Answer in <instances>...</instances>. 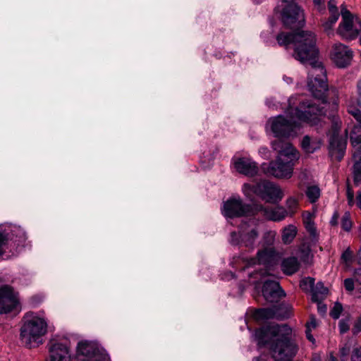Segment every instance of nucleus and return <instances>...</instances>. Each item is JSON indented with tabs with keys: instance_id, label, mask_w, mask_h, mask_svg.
<instances>
[{
	"instance_id": "1",
	"label": "nucleus",
	"mask_w": 361,
	"mask_h": 361,
	"mask_svg": "<svg viewBox=\"0 0 361 361\" xmlns=\"http://www.w3.org/2000/svg\"><path fill=\"white\" fill-rule=\"evenodd\" d=\"M280 46L286 49L293 46V56L301 63H309L307 86L315 99L321 101L317 103L301 96H293L288 99V107L286 113L290 116L286 119L283 116H278L269 119L267 126L278 140L281 138L293 137L297 135L300 124L293 121L317 126L325 114L326 102V94L328 90L326 71L322 63L318 61V49L316 46V37L310 31H299L295 33L281 32L276 36ZM281 141H283L281 140Z\"/></svg>"
},
{
	"instance_id": "2",
	"label": "nucleus",
	"mask_w": 361,
	"mask_h": 361,
	"mask_svg": "<svg viewBox=\"0 0 361 361\" xmlns=\"http://www.w3.org/2000/svg\"><path fill=\"white\" fill-rule=\"evenodd\" d=\"M292 329L288 325H268L257 329L255 336L259 347L268 346L272 360L290 361L298 347L291 340Z\"/></svg>"
},
{
	"instance_id": "3",
	"label": "nucleus",
	"mask_w": 361,
	"mask_h": 361,
	"mask_svg": "<svg viewBox=\"0 0 361 361\" xmlns=\"http://www.w3.org/2000/svg\"><path fill=\"white\" fill-rule=\"evenodd\" d=\"M272 148L278 152L275 161L262 165L265 173L279 178H290L293 172V166L299 159V153L288 142L275 140Z\"/></svg>"
},
{
	"instance_id": "4",
	"label": "nucleus",
	"mask_w": 361,
	"mask_h": 361,
	"mask_svg": "<svg viewBox=\"0 0 361 361\" xmlns=\"http://www.w3.org/2000/svg\"><path fill=\"white\" fill-rule=\"evenodd\" d=\"M47 319L33 312H27L22 320L20 340L27 348L39 346L42 343V337L47 333Z\"/></svg>"
},
{
	"instance_id": "5",
	"label": "nucleus",
	"mask_w": 361,
	"mask_h": 361,
	"mask_svg": "<svg viewBox=\"0 0 361 361\" xmlns=\"http://www.w3.org/2000/svg\"><path fill=\"white\" fill-rule=\"evenodd\" d=\"M243 192L248 197H251L252 194H256L265 202L272 204L279 202L284 195L279 185L265 180L259 181L255 185L245 183L243 186Z\"/></svg>"
},
{
	"instance_id": "6",
	"label": "nucleus",
	"mask_w": 361,
	"mask_h": 361,
	"mask_svg": "<svg viewBox=\"0 0 361 361\" xmlns=\"http://www.w3.org/2000/svg\"><path fill=\"white\" fill-rule=\"evenodd\" d=\"M294 0H280L276 8V13H279L281 20L285 26L297 27L302 26L305 23L303 11L295 4Z\"/></svg>"
},
{
	"instance_id": "7",
	"label": "nucleus",
	"mask_w": 361,
	"mask_h": 361,
	"mask_svg": "<svg viewBox=\"0 0 361 361\" xmlns=\"http://www.w3.org/2000/svg\"><path fill=\"white\" fill-rule=\"evenodd\" d=\"M341 17L337 33L345 39L351 40L356 38L361 29L360 18L353 16L345 6H342Z\"/></svg>"
},
{
	"instance_id": "8",
	"label": "nucleus",
	"mask_w": 361,
	"mask_h": 361,
	"mask_svg": "<svg viewBox=\"0 0 361 361\" xmlns=\"http://www.w3.org/2000/svg\"><path fill=\"white\" fill-rule=\"evenodd\" d=\"M278 257V253L274 247H264L258 250L257 256L250 259L248 264L254 265L256 264H264L266 269L259 273L262 276L273 275L274 265Z\"/></svg>"
},
{
	"instance_id": "9",
	"label": "nucleus",
	"mask_w": 361,
	"mask_h": 361,
	"mask_svg": "<svg viewBox=\"0 0 361 361\" xmlns=\"http://www.w3.org/2000/svg\"><path fill=\"white\" fill-rule=\"evenodd\" d=\"M258 235L259 232L257 226L246 224L241 227L239 233L235 232L231 233L230 242L233 245H239L252 249Z\"/></svg>"
},
{
	"instance_id": "10",
	"label": "nucleus",
	"mask_w": 361,
	"mask_h": 361,
	"mask_svg": "<svg viewBox=\"0 0 361 361\" xmlns=\"http://www.w3.org/2000/svg\"><path fill=\"white\" fill-rule=\"evenodd\" d=\"M331 127V135L329 140V152L331 156L341 159L343 157L345 147L346 139L338 135V130L341 126V121L338 117H334Z\"/></svg>"
},
{
	"instance_id": "11",
	"label": "nucleus",
	"mask_w": 361,
	"mask_h": 361,
	"mask_svg": "<svg viewBox=\"0 0 361 361\" xmlns=\"http://www.w3.org/2000/svg\"><path fill=\"white\" fill-rule=\"evenodd\" d=\"M20 305L18 293L8 286L0 288V314H8Z\"/></svg>"
},
{
	"instance_id": "12",
	"label": "nucleus",
	"mask_w": 361,
	"mask_h": 361,
	"mask_svg": "<svg viewBox=\"0 0 361 361\" xmlns=\"http://www.w3.org/2000/svg\"><path fill=\"white\" fill-rule=\"evenodd\" d=\"M50 361H71V353L68 341L51 339L49 343Z\"/></svg>"
},
{
	"instance_id": "13",
	"label": "nucleus",
	"mask_w": 361,
	"mask_h": 361,
	"mask_svg": "<svg viewBox=\"0 0 361 361\" xmlns=\"http://www.w3.org/2000/svg\"><path fill=\"white\" fill-rule=\"evenodd\" d=\"M250 210V206L243 204L240 198L231 197L224 203L222 214L227 218H234L246 215Z\"/></svg>"
},
{
	"instance_id": "14",
	"label": "nucleus",
	"mask_w": 361,
	"mask_h": 361,
	"mask_svg": "<svg viewBox=\"0 0 361 361\" xmlns=\"http://www.w3.org/2000/svg\"><path fill=\"white\" fill-rule=\"evenodd\" d=\"M331 56L338 67L344 68L348 66L353 58V51L341 43H336L332 48Z\"/></svg>"
},
{
	"instance_id": "15",
	"label": "nucleus",
	"mask_w": 361,
	"mask_h": 361,
	"mask_svg": "<svg viewBox=\"0 0 361 361\" xmlns=\"http://www.w3.org/2000/svg\"><path fill=\"white\" fill-rule=\"evenodd\" d=\"M99 354L108 355L106 351L94 341H81L77 345V355L82 359H95Z\"/></svg>"
},
{
	"instance_id": "16",
	"label": "nucleus",
	"mask_w": 361,
	"mask_h": 361,
	"mask_svg": "<svg viewBox=\"0 0 361 361\" xmlns=\"http://www.w3.org/2000/svg\"><path fill=\"white\" fill-rule=\"evenodd\" d=\"M262 295L267 302H276L286 294L280 287L279 282L268 279L264 281Z\"/></svg>"
},
{
	"instance_id": "17",
	"label": "nucleus",
	"mask_w": 361,
	"mask_h": 361,
	"mask_svg": "<svg viewBox=\"0 0 361 361\" xmlns=\"http://www.w3.org/2000/svg\"><path fill=\"white\" fill-rule=\"evenodd\" d=\"M234 167L237 171L248 176H253L257 173L256 163L249 158H238L234 161Z\"/></svg>"
},
{
	"instance_id": "18",
	"label": "nucleus",
	"mask_w": 361,
	"mask_h": 361,
	"mask_svg": "<svg viewBox=\"0 0 361 361\" xmlns=\"http://www.w3.org/2000/svg\"><path fill=\"white\" fill-rule=\"evenodd\" d=\"M264 216L271 221H280L288 216V212L283 207H261Z\"/></svg>"
},
{
	"instance_id": "19",
	"label": "nucleus",
	"mask_w": 361,
	"mask_h": 361,
	"mask_svg": "<svg viewBox=\"0 0 361 361\" xmlns=\"http://www.w3.org/2000/svg\"><path fill=\"white\" fill-rule=\"evenodd\" d=\"M315 213L304 212L302 213V221L306 231L309 233L313 240H317L318 233L314 224Z\"/></svg>"
},
{
	"instance_id": "20",
	"label": "nucleus",
	"mask_w": 361,
	"mask_h": 361,
	"mask_svg": "<svg viewBox=\"0 0 361 361\" xmlns=\"http://www.w3.org/2000/svg\"><path fill=\"white\" fill-rule=\"evenodd\" d=\"M350 140L354 147L353 158L361 159V126H355L350 133Z\"/></svg>"
},
{
	"instance_id": "21",
	"label": "nucleus",
	"mask_w": 361,
	"mask_h": 361,
	"mask_svg": "<svg viewBox=\"0 0 361 361\" xmlns=\"http://www.w3.org/2000/svg\"><path fill=\"white\" fill-rule=\"evenodd\" d=\"M300 267V263L298 259L295 257H288L284 259L281 264L283 271L288 275H291L295 273Z\"/></svg>"
},
{
	"instance_id": "22",
	"label": "nucleus",
	"mask_w": 361,
	"mask_h": 361,
	"mask_svg": "<svg viewBox=\"0 0 361 361\" xmlns=\"http://www.w3.org/2000/svg\"><path fill=\"white\" fill-rule=\"evenodd\" d=\"M257 319H268L272 318H279L281 314L278 312L276 307L269 308H262L257 310L254 314Z\"/></svg>"
},
{
	"instance_id": "23",
	"label": "nucleus",
	"mask_w": 361,
	"mask_h": 361,
	"mask_svg": "<svg viewBox=\"0 0 361 361\" xmlns=\"http://www.w3.org/2000/svg\"><path fill=\"white\" fill-rule=\"evenodd\" d=\"M15 247L12 239L8 236V234L5 233H0V255L6 252L7 250L11 251Z\"/></svg>"
},
{
	"instance_id": "24",
	"label": "nucleus",
	"mask_w": 361,
	"mask_h": 361,
	"mask_svg": "<svg viewBox=\"0 0 361 361\" xmlns=\"http://www.w3.org/2000/svg\"><path fill=\"white\" fill-rule=\"evenodd\" d=\"M296 227L294 225L290 224L283 229L281 235L282 241L286 244L290 243L296 236Z\"/></svg>"
},
{
	"instance_id": "25",
	"label": "nucleus",
	"mask_w": 361,
	"mask_h": 361,
	"mask_svg": "<svg viewBox=\"0 0 361 361\" xmlns=\"http://www.w3.org/2000/svg\"><path fill=\"white\" fill-rule=\"evenodd\" d=\"M328 293V289L322 282H318L315 287L312 288V300L318 302L322 300Z\"/></svg>"
},
{
	"instance_id": "26",
	"label": "nucleus",
	"mask_w": 361,
	"mask_h": 361,
	"mask_svg": "<svg viewBox=\"0 0 361 361\" xmlns=\"http://www.w3.org/2000/svg\"><path fill=\"white\" fill-rule=\"evenodd\" d=\"M340 14H330L328 18L322 20V25L326 32L331 31L334 24L337 22Z\"/></svg>"
},
{
	"instance_id": "27",
	"label": "nucleus",
	"mask_w": 361,
	"mask_h": 361,
	"mask_svg": "<svg viewBox=\"0 0 361 361\" xmlns=\"http://www.w3.org/2000/svg\"><path fill=\"white\" fill-rule=\"evenodd\" d=\"M276 238V232L273 231H268L263 235L262 239V247H274V243Z\"/></svg>"
},
{
	"instance_id": "28",
	"label": "nucleus",
	"mask_w": 361,
	"mask_h": 361,
	"mask_svg": "<svg viewBox=\"0 0 361 361\" xmlns=\"http://www.w3.org/2000/svg\"><path fill=\"white\" fill-rule=\"evenodd\" d=\"M306 195L311 202H315L320 196V190L317 186H309L306 190Z\"/></svg>"
},
{
	"instance_id": "29",
	"label": "nucleus",
	"mask_w": 361,
	"mask_h": 361,
	"mask_svg": "<svg viewBox=\"0 0 361 361\" xmlns=\"http://www.w3.org/2000/svg\"><path fill=\"white\" fill-rule=\"evenodd\" d=\"M354 159L355 161L353 166L354 181L358 184L361 181V158L357 157Z\"/></svg>"
},
{
	"instance_id": "30",
	"label": "nucleus",
	"mask_w": 361,
	"mask_h": 361,
	"mask_svg": "<svg viewBox=\"0 0 361 361\" xmlns=\"http://www.w3.org/2000/svg\"><path fill=\"white\" fill-rule=\"evenodd\" d=\"M302 149L307 153H313L316 149L309 136H305L301 143Z\"/></svg>"
},
{
	"instance_id": "31",
	"label": "nucleus",
	"mask_w": 361,
	"mask_h": 361,
	"mask_svg": "<svg viewBox=\"0 0 361 361\" xmlns=\"http://www.w3.org/2000/svg\"><path fill=\"white\" fill-rule=\"evenodd\" d=\"M342 228L345 231H349L352 227V221L350 220V214L345 213L341 219Z\"/></svg>"
},
{
	"instance_id": "32",
	"label": "nucleus",
	"mask_w": 361,
	"mask_h": 361,
	"mask_svg": "<svg viewBox=\"0 0 361 361\" xmlns=\"http://www.w3.org/2000/svg\"><path fill=\"white\" fill-rule=\"evenodd\" d=\"M286 206L288 209V215H293L297 209L298 202L295 198L290 197L286 200Z\"/></svg>"
},
{
	"instance_id": "33",
	"label": "nucleus",
	"mask_w": 361,
	"mask_h": 361,
	"mask_svg": "<svg viewBox=\"0 0 361 361\" xmlns=\"http://www.w3.org/2000/svg\"><path fill=\"white\" fill-rule=\"evenodd\" d=\"M341 259L347 265H349L353 260V252L348 247L342 254Z\"/></svg>"
},
{
	"instance_id": "34",
	"label": "nucleus",
	"mask_w": 361,
	"mask_h": 361,
	"mask_svg": "<svg viewBox=\"0 0 361 361\" xmlns=\"http://www.w3.org/2000/svg\"><path fill=\"white\" fill-rule=\"evenodd\" d=\"M343 311V307L340 303H336L330 312V315L334 319H338Z\"/></svg>"
},
{
	"instance_id": "35",
	"label": "nucleus",
	"mask_w": 361,
	"mask_h": 361,
	"mask_svg": "<svg viewBox=\"0 0 361 361\" xmlns=\"http://www.w3.org/2000/svg\"><path fill=\"white\" fill-rule=\"evenodd\" d=\"M343 285L345 289L349 293L353 292L355 288L354 280L351 278L345 279L344 280Z\"/></svg>"
},
{
	"instance_id": "36",
	"label": "nucleus",
	"mask_w": 361,
	"mask_h": 361,
	"mask_svg": "<svg viewBox=\"0 0 361 361\" xmlns=\"http://www.w3.org/2000/svg\"><path fill=\"white\" fill-rule=\"evenodd\" d=\"M357 256H358V260H359V263L361 264V248L360 249L358 253H357ZM354 276L355 278V280L361 284V268L360 269H357L355 270L354 271Z\"/></svg>"
},
{
	"instance_id": "37",
	"label": "nucleus",
	"mask_w": 361,
	"mask_h": 361,
	"mask_svg": "<svg viewBox=\"0 0 361 361\" xmlns=\"http://www.w3.org/2000/svg\"><path fill=\"white\" fill-rule=\"evenodd\" d=\"M347 199H348V204L350 205V206H353L355 201V199H354V193H353V190L350 188L349 185H348L347 187Z\"/></svg>"
},
{
	"instance_id": "38",
	"label": "nucleus",
	"mask_w": 361,
	"mask_h": 361,
	"mask_svg": "<svg viewBox=\"0 0 361 361\" xmlns=\"http://www.w3.org/2000/svg\"><path fill=\"white\" fill-rule=\"evenodd\" d=\"M329 14H339L336 3L334 0H330L328 4Z\"/></svg>"
},
{
	"instance_id": "39",
	"label": "nucleus",
	"mask_w": 361,
	"mask_h": 361,
	"mask_svg": "<svg viewBox=\"0 0 361 361\" xmlns=\"http://www.w3.org/2000/svg\"><path fill=\"white\" fill-rule=\"evenodd\" d=\"M81 361H110L109 355L99 354L95 359H81Z\"/></svg>"
},
{
	"instance_id": "40",
	"label": "nucleus",
	"mask_w": 361,
	"mask_h": 361,
	"mask_svg": "<svg viewBox=\"0 0 361 361\" xmlns=\"http://www.w3.org/2000/svg\"><path fill=\"white\" fill-rule=\"evenodd\" d=\"M351 361H361V347L353 350Z\"/></svg>"
},
{
	"instance_id": "41",
	"label": "nucleus",
	"mask_w": 361,
	"mask_h": 361,
	"mask_svg": "<svg viewBox=\"0 0 361 361\" xmlns=\"http://www.w3.org/2000/svg\"><path fill=\"white\" fill-rule=\"evenodd\" d=\"M338 327H339L340 332L341 334H344V333L347 332L349 329L348 324L343 320H341L339 322Z\"/></svg>"
},
{
	"instance_id": "42",
	"label": "nucleus",
	"mask_w": 361,
	"mask_h": 361,
	"mask_svg": "<svg viewBox=\"0 0 361 361\" xmlns=\"http://www.w3.org/2000/svg\"><path fill=\"white\" fill-rule=\"evenodd\" d=\"M349 348H343L340 350L341 354V361H347L346 357L349 353Z\"/></svg>"
},
{
	"instance_id": "43",
	"label": "nucleus",
	"mask_w": 361,
	"mask_h": 361,
	"mask_svg": "<svg viewBox=\"0 0 361 361\" xmlns=\"http://www.w3.org/2000/svg\"><path fill=\"white\" fill-rule=\"evenodd\" d=\"M314 283V279L310 277L306 278L301 281V286L308 285L310 288H312Z\"/></svg>"
},
{
	"instance_id": "44",
	"label": "nucleus",
	"mask_w": 361,
	"mask_h": 361,
	"mask_svg": "<svg viewBox=\"0 0 361 361\" xmlns=\"http://www.w3.org/2000/svg\"><path fill=\"white\" fill-rule=\"evenodd\" d=\"M317 321L316 319L313 317H310V321L307 323V329L312 330V329H314L317 326Z\"/></svg>"
},
{
	"instance_id": "45",
	"label": "nucleus",
	"mask_w": 361,
	"mask_h": 361,
	"mask_svg": "<svg viewBox=\"0 0 361 361\" xmlns=\"http://www.w3.org/2000/svg\"><path fill=\"white\" fill-rule=\"evenodd\" d=\"M313 1H314L315 6L317 7V9L319 11H322V9L324 8V0H313Z\"/></svg>"
},
{
	"instance_id": "46",
	"label": "nucleus",
	"mask_w": 361,
	"mask_h": 361,
	"mask_svg": "<svg viewBox=\"0 0 361 361\" xmlns=\"http://www.w3.org/2000/svg\"><path fill=\"white\" fill-rule=\"evenodd\" d=\"M338 214L337 212H335L334 215L332 216V218L330 221V224L332 226H336L338 224Z\"/></svg>"
},
{
	"instance_id": "47",
	"label": "nucleus",
	"mask_w": 361,
	"mask_h": 361,
	"mask_svg": "<svg viewBox=\"0 0 361 361\" xmlns=\"http://www.w3.org/2000/svg\"><path fill=\"white\" fill-rule=\"evenodd\" d=\"M356 204L361 209V191L358 192L357 194Z\"/></svg>"
},
{
	"instance_id": "48",
	"label": "nucleus",
	"mask_w": 361,
	"mask_h": 361,
	"mask_svg": "<svg viewBox=\"0 0 361 361\" xmlns=\"http://www.w3.org/2000/svg\"><path fill=\"white\" fill-rule=\"evenodd\" d=\"M310 331H311V330L307 329L306 330V336L309 341L314 342V339L313 338V336L311 334Z\"/></svg>"
},
{
	"instance_id": "49",
	"label": "nucleus",
	"mask_w": 361,
	"mask_h": 361,
	"mask_svg": "<svg viewBox=\"0 0 361 361\" xmlns=\"http://www.w3.org/2000/svg\"><path fill=\"white\" fill-rule=\"evenodd\" d=\"M267 356L265 355H262L259 356V357H256L254 359V361H267Z\"/></svg>"
},
{
	"instance_id": "50",
	"label": "nucleus",
	"mask_w": 361,
	"mask_h": 361,
	"mask_svg": "<svg viewBox=\"0 0 361 361\" xmlns=\"http://www.w3.org/2000/svg\"><path fill=\"white\" fill-rule=\"evenodd\" d=\"M318 310L321 313H325L326 311V306H320L319 305Z\"/></svg>"
},
{
	"instance_id": "51",
	"label": "nucleus",
	"mask_w": 361,
	"mask_h": 361,
	"mask_svg": "<svg viewBox=\"0 0 361 361\" xmlns=\"http://www.w3.org/2000/svg\"><path fill=\"white\" fill-rule=\"evenodd\" d=\"M357 87L358 93L361 96V80L357 82Z\"/></svg>"
},
{
	"instance_id": "52",
	"label": "nucleus",
	"mask_w": 361,
	"mask_h": 361,
	"mask_svg": "<svg viewBox=\"0 0 361 361\" xmlns=\"http://www.w3.org/2000/svg\"><path fill=\"white\" fill-rule=\"evenodd\" d=\"M329 361H338L336 357H335L332 353H330L329 354Z\"/></svg>"
},
{
	"instance_id": "53",
	"label": "nucleus",
	"mask_w": 361,
	"mask_h": 361,
	"mask_svg": "<svg viewBox=\"0 0 361 361\" xmlns=\"http://www.w3.org/2000/svg\"><path fill=\"white\" fill-rule=\"evenodd\" d=\"M360 35V43H361V29H360V33H359V35Z\"/></svg>"
},
{
	"instance_id": "54",
	"label": "nucleus",
	"mask_w": 361,
	"mask_h": 361,
	"mask_svg": "<svg viewBox=\"0 0 361 361\" xmlns=\"http://www.w3.org/2000/svg\"><path fill=\"white\" fill-rule=\"evenodd\" d=\"M267 105L269 106V107H271V105L269 104V102H268V101H267Z\"/></svg>"
},
{
	"instance_id": "55",
	"label": "nucleus",
	"mask_w": 361,
	"mask_h": 361,
	"mask_svg": "<svg viewBox=\"0 0 361 361\" xmlns=\"http://www.w3.org/2000/svg\"><path fill=\"white\" fill-rule=\"evenodd\" d=\"M257 1V3H259L260 1L259 0H255Z\"/></svg>"
},
{
	"instance_id": "56",
	"label": "nucleus",
	"mask_w": 361,
	"mask_h": 361,
	"mask_svg": "<svg viewBox=\"0 0 361 361\" xmlns=\"http://www.w3.org/2000/svg\"><path fill=\"white\" fill-rule=\"evenodd\" d=\"M257 1V3H259L260 1L259 0H255Z\"/></svg>"
}]
</instances>
